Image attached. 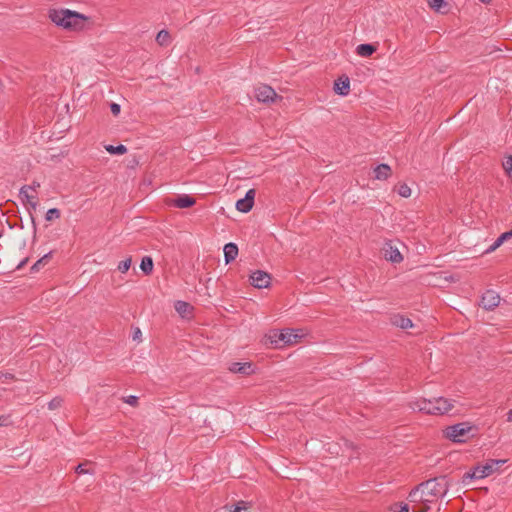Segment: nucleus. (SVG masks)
Segmentation results:
<instances>
[{
	"instance_id": "41",
	"label": "nucleus",
	"mask_w": 512,
	"mask_h": 512,
	"mask_svg": "<svg viewBox=\"0 0 512 512\" xmlns=\"http://www.w3.org/2000/svg\"><path fill=\"white\" fill-rule=\"evenodd\" d=\"M397 512H409V506L407 504H400Z\"/></svg>"
},
{
	"instance_id": "27",
	"label": "nucleus",
	"mask_w": 512,
	"mask_h": 512,
	"mask_svg": "<svg viewBox=\"0 0 512 512\" xmlns=\"http://www.w3.org/2000/svg\"><path fill=\"white\" fill-rule=\"evenodd\" d=\"M131 263L132 259L131 257H128L125 260L120 261L117 268L121 273H126L130 269Z\"/></svg>"
},
{
	"instance_id": "18",
	"label": "nucleus",
	"mask_w": 512,
	"mask_h": 512,
	"mask_svg": "<svg viewBox=\"0 0 512 512\" xmlns=\"http://www.w3.org/2000/svg\"><path fill=\"white\" fill-rule=\"evenodd\" d=\"M391 174V168L387 164H379L374 169V177L377 180H386Z\"/></svg>"
},
{
	"instance_id": "2",
	"label": "nucleus",
	"mask_w": 512,
	"mask_h": 512,
	"mask_svg": "<svg viewBox=\"0 0 512 512\" xmlns=\"http://www.w3.org/2000/svg\"><path fill=\"white\" fill-rule=\"evenodd\" d=\"M48 17L56 26L70 31H82L88 22L87 16L69 9H50Z\"/></svg>"
},
{
	"instance_id": "34",
	"label": "nucleus",
	"mask_w": 512,
	"mask_h": 512,
	"mask_svg": "<svg viewBox=\"0 0 512 512\" xmlns=\"http://www.w3.org/2000/svg\"><path fill=\"white\" fill-rule=\"evenodd\" d=\"M503 244L501 239L498 237L495 242L486 250L487 253H491Z\"/></svg>"
},
{
	"instance_id": "48",
	"label": "nucleus",
	"mask_w": 512,
	"mask_h": 512,
	"mask_svg": "<svg viewBox=\"0 0 512 512\" xmlns=\"http://www.w3.org/2000/svg\"><path fill=\"white\" fill-rule=\"evenodd\" d=\"M2 236V234L0 233V237Z\"/></svg>"
},
{
	"instance_id": "11",
	"label": "nucleus",
	"mask_w": 512,
	"mask_h": 512,
	"mask_svg": "<svg viewBox=\"0 0 512 512\" xmlns=\"http://www.w3.org/2000/svg\"><path fill=\"white\" fill-rule=\"evenodd\" d=\"M384 257L392 263H400L403 260L399 249L393 244L392 241L386 242L383 248Z\"/></svg>"
},
{
	"instance_id": "32",
	"label": "nucleus",
	"mask_w": 512,
	"mask_h": 512,
	"mask_svg": "<svg viewBox=\"0 0 512 512\" xmlns=\"http://www.w3.org/2000/svg\"><path fill=\"white\" fill-rule=\"evenodd\" d=\"M49 256H50V253L45 254L41 259H39V260H38V261H37V262L32 266L31 270H32V271H34V272L38 271V270H39L40 265H42V263H43L46 259H48V258H49Z\"/></svg>"
},
{
	"instance_id": "4",
	"label": "nucleus",
	"mask_w": 512,
	"mask_h": 512,
	"mask_svg": "<svg viewBox=\"0 0 512 512\" xmlns=\"http://www.w3.org/2000/svg\"><path fill=\"white\" fill-rule=\"evenodd\" d=\"M506 460H488L484 465H477L470 471L466 472L462 477V483L468 484L471 480L483 479L493 474L499 465H502Z\"/></svg>"
},
{
	"instance_id": "28",
	"label": "nucleus",
	"mask_w": 512,
	"mask_h": 512,
	"mask_svg": "<svg viewBox=\"0 0 512 512\" xmlns=\"http://www.w3.org/2000/svg\"><path fill=\"white\" fill-rule=\"evenodd\" d=\"M60 211L57 208H51L46 212L45 219L46 221H52L54 219L60 218Z\"/></svg>"
},
{
	"instance_id": "45",
	"label": "nucleus",
	"mask_w": 512,
	"mask_h": 512,
	"mask_svg": "<svg viewBox=\"0 0 512 512\" xmlns=\"http://www.w3.org/2000/svg\"><path fill=\"white\" fill-rule=\"evenodd\" d=\"M483 3H489L491 0H481Z\"/></svg>"
},
{
	"instance_id": "13",
	"label": "nucleus",
	"mask_w": 512,
	"mask_h": 512,
	"mask_svg": "<svg viewBox=\"0 0 512 512\" xmlns=\"http://www.w3.org/2000/svg\"><path fill=\"white\" fill-rule=\"evenodd\" d=\"M435 407L438 415H443L454 407V401L444 397H437L435 398Z\"/></svg>"
},
{
	"instance_id": "3",
	"label": "nucleus",
	"mask_w": 512,
	"mask_h": 512,
	"mask_svg": "<svg viewBox=\"0 0 512 512\" xmlns=\"http://www.w3.org/2000/svg\"><path fill=\"white\" fill-rule=\"evenodd\" d=\"M303 336L304 332L301 329H274L267 334V339L271 344L278 347L280 344L290 345L297 343Z\"/></svg>"
},
{
	"instance_id": "25",
	"label": "nucleus",
	"mask_w": 512,
	"mask_h": 512,
	"mask_svg": "<svg viewBox=\"0 0 512 512\" xmlns=\"http://www.w3.org/2000/svg\"><path fill=\"white\" fill-rule=\"evenodd\" d=\"M105 149L107 152H109L110 154H118V155H122L124 153L127 152V148L125 145L123 144H120V145H117V146H113V145H106L105 146Z\"/></svg>"
},
{
	"instance_id": "46",
	"label": "nucleus",
	"mask_w": 512,
	"mask_h": 512,
	"mask_svg": "<svg viewBox=\"0 0 512 512\" xmlns=\"http://www.w3.org/2000/svg\"><path fill=\"white\" fill-rule=\"evenodd\" d=\"M427 509H428V508L423 509V510H421V511H419V512H426V511H427Z\"/></svg>"
},
{
	"instance_id": "43",
	"label": "nucleus",
	"mask_w": 512,
	"mask_h": 512,
	"mask_svg": "<svg viewBox=\"0 0 512 512\" xmlns=\"http://www.w3.org/2000/svg\"><path fill=\"white\" fill-rule=\"evenodd\" d=\"M27 262V259L23 260L19 265H18V268H21L23 267Z\"/></svg>"
},
{
	"instance_id": "47",
	"label": "nucleus",
	"mask_w": 512,
	"mask_h": 512,
	"mask_svg": "<svg viewBox=\"0 0 512 512\" xmlns=\"http://www.w3.org/2000/svg\"><path fill=\"white\" fill-rule=\"evenodd\" d=\"M510 232H511V235H512V229L510 230Z\"/></svg>"
},
{
	"instance_id": "8",
	"label": "nucleus",
	"mask_w": 512,
	"mask_h": 512,
	"mask_svg": "<svg viewBox=\"0 0 512 512\" xmlns=\"http://www.w3.org/2000/svg\"><path fill=\"white\" fill-rule=\"evenodd\" d=\"M250 280L255 288H267L270 285L271 276L267 272L257 270L250 275Z\"/></svg>"
},
{
	"instance_id": "26",
	"label": "nucleus",
	"mask_w": 512,
	"mask_h": 512,
	"mask_svg": "<svg viewBox=\"0 0 512 512\" xmlns=\"http://www.w3.org/2000/svg\"><path fill=\"white\" fill-rule=\"evenodd\" d=\"M502 166L507 176L512 178V155L505 157Z\"/></svg>"
},
{
	"instance_id": "14",
	"label": "nucleus",
	"mask_w": 512,
	"mask_h": 512,
	"mask_svg": "<svg viewBox=\"0 0 512 512\" xmlns=\"http://www.w3.org/2000/svg\"><path fill=\"white\" fill-rule=\"evenodd\" d=\"M195 199L188 195V194H182L178 196L177 198L173 199L171 204L174 205L177 208H188L195 204Z\"/></svg>"
},
{
	"instance_id": "1",
	"label": "nucleus",
	"mask_w": 512,
	"mask_h": 512,
	"mask_svg": "<svg viewBox=\"0 0 512 512\" xmlns=\"http://www.w3.org/2000/svg\"><path fill=\"white\" fill-rule=\"evenodd\" d=\"M451 486L447 476H439L420 483L409 493L411 502H422L425 504L436 502L443 498Z\"/></svg>"
},
{
	"instance_id": "21",
	"label": "nucleus",
	"mask_w": 512,
	"mask_h": 512,
	"mask_svg": "<svg viewBox=\"0 0 512 512\" xmlns=\"http://www.w3.org/2000/svg\"><path fill=\"white\" fill-rule=\"evenodd\" d=\"M393 324L402 329H408L413 327L411 319L397 315L393 319Z\"/></svg>"
},
{
	"instance_id": "16",
	"label": "nucleus",
	"mask_w": 512,
	"mask_h": 512,
	"mask_svg": "<svg viewBox=\"0 0 512 512\" xmlns=\"http://www.w3.org/2000/svg\"><path fill=\"white\" fill-rule=\"evenodd\" d=\"M19 196H20L21 200L23 202H27L31 206L32 209L35 210L37 208V206H38L37 197L29 194L27 185H24L21 187V189L19 191Z\"/></svg>"
},
{
	"instance_id": "20",
	"label": "nucleus",
	"mask_w": 512,
	"mask_h": 512,
	"mask_svg": "<svg viewBox=\"0 0 512 512\" xmlns=\"http://www.w3.org/2000/svg\"><path fill=\"white\" fill-rule=\"evenodd\" d=\"M376 51V47L371 44H360L356 48V52L361 57H369Z\"/></svg>"
},
{
	"instance_id": "23",
	"label": "nucleus",
	"mask_w": 512,
	"mask_h": 512,
	"mask_svg": "<svg viewBox=\"0 0 512 512\" xmlns=\"http://www.w3.org/2000/svg\"><path fill=\"white\" fill-rule=\"evenodd\" d=\"M153 266V260L150 256H145L142 258L140 263V269L144 274H151V272L153 271Z\"/></svg>"
},
{
	"instance_id": "19",
	"label": "nucleus",
	"mask_w": 512,
	"mask_h": 512,
	"mask_svg": "<svg viewBox=\"0 0 512 512\" xmlns=\"http://www.w3.org/2000/svg\"><path fill=\"white\" fill-rule=\"evenodd\" d=\"M174 308L176 312L183 318L188 316L192 311V306L189 303L181 300L175 302Z\"/></svg>"
},
{
	"instance_id": "36",
	"label": "nucleus",
	"mask_w": 512,
	"mask_h": 512,
	"mask_svg": "<svg viewBox=\"0 0 512 512\" xmlns=\"http://www.w3.org/2000/svg\"><path fill=\"white\" fill-rule=\"evenodd\" d=\"M110 109H111L112 114L115 116L118 115L121 111V107L117 103H111Z\"/></svg>"
},
{
	"instance_id": "33",
	"label": "nucleus",
	"mask_w": 512,
	"mask_h": 512,
	"mask_svg": "<svg viewBox=\"0 0 512 512\" xmlns=\"http://www.w3.org/2000/svg\"><path fill=\"white\" fill-rule=\"evenodd\" d=\"M12 421L9 415L0 416V427H6L11 425Z\"/></svg>"
},
{
	"instance_id": "31",
	"label": "nucleus",
	"mask_w": 512,
	"mask_h": 512,
	"mask_svg": "<svg viewBox=\"0 0 512 512\" xmlns=\"http://www.w3.org/2000/svg\"><path fill=\"white\" fill-rule=\"evenodd\" d=\"M62 398L60 397H55L53 398L49 403H48V408L50 410H55L57 408H59L61 405H62Z\"/></svg>"
},
{
	"instance_id": "35",
	"label": "nucleus",
	"mask_w": 512,
	"mask_h": 512,
	"mask_svg": "<svg viewBox=\"0 0 512 512\" xmlns=\"http://www.w3.org/2000/svg\"><path fill=\"white\" fill-rule=\"evenodd\" d=\"M125 403L129 404V405H136L137 404V401H138V397L135 396V395H129L128 397H126L124 399Z\"/></svg>"
},
{
	"instance_id": "39",
	"label": "nucleus",
	"mask_w": 512,
	"mask_h": 512,
	"mask_svg": "<svg viewBox=\"0 0 512 512\" xmlns=\"http://www.w3.org/2000/svg\"><path fill=\"white\" fill-rule=\"evenodd\" d=\"M141 335H142L141 330L139 328H136L133 333V339L138 340V339H140Z\"/></svg>"
},
{
	"instance_id": "10",
	"label": "nucleus",
	"mask_w": 512,
	"mask_h": 512,
	"mask_svg": "<svg viewBox=\"0 0 512 512\" xmlns=\"http://www.w3.org/2000/svg\"><path fill=\"white\" fill-rule=\"evenodd\" d=\"M255 194L254 189H249L245 197L236 202V209L240 212L248 213L253 207Z\"/></svg>"
},
{
	"instance_id": "44",
	"label": "nucleus",
	"mask_w": 512,
	"mask_h": 512,
	"mask_svg": "<svg viewBox=\"0 0 512 512\" xmlns=\"http://www.w3.org/2000/svg\"><path fill=\"white\" fill-rule=\"evenodd\" d=\"M31 220H32V224H33V226L35 227V219H34V217H33V216H31Z\"/></svg>"
},
{
	"instance_id": "30",
	"label": "nucleus",
	"mask_w": 512,
	"mask_h": 512,
	"mask_svg": "<svg viewBox=\"0 0 512 512\" xmlns=\"http://www.w3.org/2000/svg\"><path fill=\"white\" fill-rule=\"evenodd\" d=\"M248 509L249 508L247 506V503L244 501H240L234 506L232 510H230V512H249Z\"/></svg>"
},
{
	"instance_id": "7",
	"label": "nucleus",
	"mask_w": 512,
	"mask_h": 512,
	"mask_svg": "<svg viewBox=\"0 0 512 512\" xmlns=\"http://www.w3.org/2000/svg\"><path fill=\"white\" fill-rule=\"evenodd\" d=\"M255 98L262 103H269L275 101L278 97L275 90L268 85H259L254 89Z\"/></svg>"
},
{
	"instance_id": "40",
	"label": "nucleus",
	"mask_w": 512,
	"mask_h": 512,
	"mask_svg": "<svg viewBox=\"0 0 512 512\" xmlns=\"http://www.w3.org/2000/svg\"><path fill=\"white\" fill-rule=\"evenodd\" d=\"M27 186H28V190H33V191H35L37 188H39V187H40V183H39V182L34 181V182L32 183V185H27Z\"/></svg>"
},
{
	"instance_id": "9",
	"label": "nucleus",
	"mask_w": 512,
	"mask_h": 512,
	"mask_svg": "<svg viewBox=\"0 0 512 512\" xmlns=\"http://www.w3.org/2000/svg\"><path fill=\"white\" fill-rule=\"evenodd\" d=\"M500 303V296L493 290H487L481 298V305L485 310H492Z\"/></svg>"
},
{
	"instance_id": "22",
	"label": "nucleus",
	"mask_w": 512,
	"mask_h": 512,
	"mask_svg": "<svg viewBox=\"0 0 512 512\" xmlns=\"http://www.w3.org/2000/svg\"><path fill=\"white\" fill-rule=\"evenodd\" d=\"M156 42L160 45V46H167L170 44L171 42V37H170V34L167 30L163 29V30H160L157 35H156Z\"/></svg>"
},
{
	"instance_id": "37",
	"label": "nucleus",
	"mask_w": 512,
	"mask_h": 512,
	"mask_svg": "<svg viewBox=\"0 0 512 512\" xmlns=\"http://www.w3.org/2000/svg\"><path fill=\"white\" fill-rule=\"evenodd\" d=\"M75 471L76 473L78 474H92L91 471L87 470L84 468V465L82 464H79L76 468H75Z\"/></svg>"
},
{
	"instance_id": "15",
	"label": "nucleus",
	"mask_w": 512,
	"mask_h": 512,
	"mask_svg": "<svg viewBox=\"0 0 512 512\" xmlns=\"http://www.w3.org/2000/svg\"><path fill=\"white\" fill-rule=\"evenodd\" d=\"M334 91L340 96L348 95L350 91V81L348 77L339 78L334 83Z\"/></svg>"
},
{
	"instance_id": "38",
	"label": "nucleus",
	"mask_w": 512,
	"mask_h": 512,
	"mask_svg": "<svg viewBox=\"0 0 512 512\" xmlns=\"http://www.w3.org/2000/svg\"><path fill=\"white\" fill-rule=\"evenodd\" d=\"M499 238L501 239V241H502V242L506 241L507 239L512 238V235H511L510 230H509V231H507V232L502 233V234L499 236Z\"/></svg>"
},
{
	"instance_id": "6",
	"label": "nucleus",
	"mask_w": 512,
	"mask_h": 512,
	"mask_svg": "<svg viewBox=\"0 0 512 512\" xmlns=\"http://www.w3.org/2000/svg\"><path fill=\"white\" fill-rule=\"evenodd\" d=\"M409 406L414 411L423 412L426 414L438 415L435 407L434 399L417 398L409 403Z\"/></svg>"
},
{
	"instance_id": "17",
	"label": "nucleus",
	"mask_w": 512,
	"mask_h": 512,
	"mask_svg": "<svg viewBox=\"0 0 512 512\" xmlns=\"http://www.w3.org/2000/svg\"><path fill=\"white\" fill-rule=\"evenodd\" d=\"M223 251H224V259L227 264L232 262L233 260H235L238 255V247L235 243H232V242L227 243L224 246Z\"/></svg>"
},
{
	"instance_id": "12",
	"label": "nucleus",
	"mask_w": 512,
	"mask_h": 512,
	"mask_svg": "<svg viewBox=\"0 0 512 512\" xmlns=\"http://www.w3.org/2000/svg\"><path fill=\"white\" fill-rule=\"evenodd\" d=\"M229 371L232 373H238L241 375H250L254 372L252 363L250 362H233L229 366Z\"/></svg>"
},
{
	"instance_id": "24",
	"label": "nucleus",
	"mask_w": 512,
	"mask_h": 512,
	"mask_svg": "<svg viewBox=\"0 0 512 512\" xmlns=\"http://www.w3.org/2000/svg\"><path fill=\"white\" fill-rule=\"evenodd\" d=\"M427 2L429 7L438 13H442V9L447 6L445 0H427Z\"/></svg>"
},
{
	"instance_id": "42",
	"label": "nucleus",
	"mask_w": 512,
	"mask_h": 512,
	"mask_svg": "<svg viewBox=\"0 0 512 512\" xmlns=\"http://www.w3.org/2000/svg\"><path fill=\"white\" fill-rule=\"evenodd\" d=\"M507 421L512 422V409L508 411L507 413Z\"/></svg>"
},
{
	"instance_id": "29",
	"label": "nucleus",
	"mask_w": 512,
	"mask_h": 512,
	"mask_svg": "<svg viewBox=\"0 0 512 512\" xmlns=\"http://www.w3.org/2000/svg\"><path fill=\"white\" fill-rule=\"evenodd\" d=\"M398 194L401 197L408 198L411 196V188L407 184H401L398 187Z\"/></svg>"
},
{
	"instance_id": "5",
	"label": "nucleus",
	"mask_w": 512,
	"mask_h": 512,
	"mask_svg": "<svg viewBox=\"0 0 512 512\" xmlns=\"http://www.w3.org/2000/svg\"><path fill=\"white\" fill-rule=\"evenodd\" d=\"M472 426L467 422L458 423L455 425L448 426L444 430L446 438L456 443H462L467 441L470 437Z\"/></svg>"
}]
</instances>
